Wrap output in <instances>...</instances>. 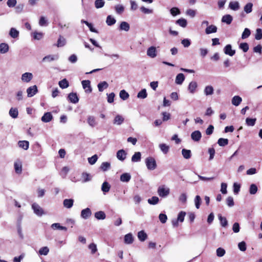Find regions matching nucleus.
<instances>
[{"label":"nucleus","mask_w":262,"mask_h":262,"mask_svg":"<svg viewBox=\"0 0 262 262\" xmlns=\"http://www.w3.org/2000/svg\"><path fill=\"white\" fill-rule=\"evenodd\" d=\"M145 163L148 169L152 170L156 168L157 163L154 158L148 157L145 159Z\"/></svg>","instance_id":"obj_1"},{"label":"nucleus","mask_w":262,"mask_h":262,"mask_svg":"<svg viewBox=\"0 0 262 262\" xmlns=\"http://www.w3.org/2000/svg\"><path fill=\"white\" fill-rule=\"evenodd\" d=\"M32 208L33 209L34 213L38 216H41L45 213L43 209L40 207L38 204L35 203L32 205Z\"/></svg>","instance_id":"obj_2"},{"label":"nucleus","mask_w":262,"mask_h":262,"mask_svg":"<svg viewBox=\"0 0 262 262\" xmlns=\"http://www.w3.org/2000/svg\"><path fill=\"white\" fill-rule=\"evenodd\" d=\"M158 193L161 197H165L169 194V189L160 186L158 189Z\"/></svg>","instance_id":"obj_3"},{"label":"nucleus","mask_w":262,"mask_h":262,"mask_svg":"<svg viewBox=\"0 0 262 262\" xmlns=\"http://www.w3.org/2000/svg\"><path fill=\"white\" fill-rule=\"evenodd\" d=\"M38 92L36 85H34L28 88L27 90V96L28 97H33Z\"/></svg>","instance_id":"obj_4"},{"label":"nucleus","mask_w":262,"mask_h":262,"mask_svg":"<svg viewBox=\"0 0 262 262\" xmlns=\"http://www.w3.org/2000/svg\"><path fill=\"white\" fill-rule=\"evenodd\" d=\"M14 167L15 169V171L17 174H20L22 172V163L21 162L18 160L16 162H14Z\"/></svg>","instance_id":"obj_5"},{"label":"nucleus","mask_w":262,"mask_h":262,"mask_svg":"<svg viewBox=\"0 0 262 262\" xmlns=\"http://www.w3.org/2000/svg\"><path fill=\"white\" fill-rule=\"evenodd\" d=\"M83 88L85 90V92L91 93L92 91L91 86V82L90 80H83L82 81Z\"/></svg>","instance_id":"obj_6"},{"label":"nucleus","mask_w":262,"mask_h":262,"mask_svg":"<svg viewBox=\"0 0 262 262\" xmlns=\"http://www.w3.org/2000/svg\"><path fill=\"white\" fill-rule=\"evenodd\" d=\"M191 137L193 141L198 142L201 139V133L199 130L194 131L191 133Z\"/></svg>","instance_id":"obj_7"},{"label":"nucleus","mask_w":262,"mask_h":262,"mask_svg":"<svg viewBox=\"0 0 262 262\" xmlns=\"http://www.w3.org/2000/svg\"><path fill=\"white\" fill-rule=\"evenodd\" d=\"M224 51L225 54L230 56H233L235 53V50L232 49V46L231 45H226L224 48Z\"/></svg>","instance_id":"obj_8"},{"label":"nucleus","mask_w":262,"mask_h":262,"mask_svg":"<svg viewBox=\"0 0 262 262\" xmlns=\"http://www.w3.org/2000/svg\"><path fill=\"white\" fill-rule=\"evenodd\" d=\"M33 78V75L31 73L26 72L23 74L21 76V80L22 81L29 82H30Z\"/></svg>","instance_id":"obj_9"},{"label":"nucleus","mask_w":262,"mask_h":262,"mask_svg":"<svg viewBox=\"0 0 262 262\" xmlns=\"http://www.w3.org/2000/svg\"><path fill=\"white\" fill-rule=\"evenodd\" d=\"M68 99L73 103H77L79 101L77 95L75 93H70L68 95Z\"/></svg>","instance_id":"obj_10"},{"label":"nucleus","mask_w":262,"mask_h":262,"mask_svg":"<svg viewBox=\"0 0 262 262\" xmlns=\"http://www.w3.org/2000/svg\"><path fill=\"white\" fill-rule=\"evenodd\" d=\"M53 119V116L50 112H47L44 114L41 117V121L43 122H49Z\"/></svg>","instance_id":"obj_11"},{"label":"nucleus","mask_w":262,"mask_h":262,"mask_svg":"<svg viewBox=\"0 0 262 262\" xmlns=\"http://www.w3.org/2000/svg\"><path fill=\"white\" fill-rule=\"evenodd\" d=\"M92 214L90 208H86L83 209L81 212V216L82 218L86 219Z\"/></svg>","instance_id":"obj_12"},{"label":"nucleus","mask_w":262,"mask_h":262,"mask_svg":"<svg viewBox=\"0 0 262 262\" xmlns=\"http://www.w3.org/2000/svg\"><path fill=\"white\" fill-rule=\"evenodd\" d=\"M147 55L151 57L154 58L157 56L156 49L155 47H150L147 51Z\"/></svg>","instance_id":"obj_13"},{"label":"nucleus","mask_w":262,"mask_h":262,"mask_svg":"<svg viewBox=\"0 0 262 262\" xmlns=\"http://www.w3.org/2000/svg\"><path fill=\"white\" fill-rule=\"evenodd\" d=\"M126 153L125 151L123 149H120L118 150L117 152V158L123 161L126 158Z\"/></svg>","instance_id":"obj_14"},{"label":"nucleus","mask_w":262,"mask_h":262,"mask_svg":"<svg viewBox=\"0 0 262 262\" xmlns=\"http://www.w3.org/2000/svg\"><path fill=\"white\" fill-rule=\"evenodd\" d=\"M217 27L215 26L211 25L206 28L205 33L207 34L215 33L217 31Z\"/></svg>","instance_id":"obj_15"},{"label":"nucleus","mask_w":262,"mask_h":262,"mask_svg":"<svg viewBox=\"0 0 262 262\" xmlns=\"http://www.w3.org/2000/svg\"><path fill=\"white\" fill-rule=\"evenodd\" d=\"M233 20V18L231 15L230 14H226L223 16L222 18V21L223 23H225L228 25H229L231 23Z\"/></svg>","instance_id":"obj_16"},{"label":"nucleus","mask_w":262,"mask_h":262,"mask_svg":"<svg viewBox=\"0 0 262 262\" xmlns=\"http://www.w3.org/2000/svg\"><path fill=\"white\" fill-rule=\"evenodd\" d=\"M134 238L131 233H128L124 236V243L126 244H130L133 243Z\"/></svg>","instance_id":"obj_17"},{"label":"nucleus","mask_w":262,"mask_h":262,"mask_svg":"<svg viewBox=\"0 0 262 262\" xmlns=\"http://www.w3.org/2000/svg\"><path fill=\"white\" fill-rule=\"evenodd\" d=\"M185 79V76L183 74H178L176 78V83L178 84H181Z\"/></svg>","instance_id":"obj_18"},{"label":"nucleus","mask_w":262,"mask_h":262,"mask_svg":"<svg viewBox=\"0 0 262 262\" xmlns=\"http://www.w3.org/2000/svg\"><path fill=\"white\" fill-rule=\"evenodd\" d=\"M18 144L20 147L27 150L29 148V142L26 140L19 141L18 143Z\"/></svg>","instance_id":"obj_19"},{"label":"nucleus","mask_w":262,"mask_h":262,"mask_svg":"<svg viewBox=\"0 0 262 262\" xmlns=\"http://www.w3.org/2000/svg\"><path fill=\"white\" fill-rule=\"evenodd\" d=\"M73 203L74 200L73 199H65L63 201V204L65 207L70 208L73 206Z\"/></svg>","instance_id":"obj_20"},{"label":"nucleus","mask_w":262,"mask_h":262,"mask_svg":"<svg viewBox=\"0 0 262 262\" xmlns=\"http://www.w3.org/2000/svg\"><path fill=\"white\" fill-rule=\"evenodd\" d=\"M242 99L238 96H235L232 99V103L235 106H238L241 103Z\"/></svg>","instance_id":"obj_21"},{"label":"nucleus","mask_w":262,"mask_h":262,"mask_svg":"<svg viewBox=\"0 0 262 262\" xmlns=\"http://www.w3.org/2000/svg\"><path fill=\"white\" fill-rule=\"evenodd\" d=\"M95 217L97 220H104L106 217V214L104 213V212H103L102 211H99L96 212L95 213Z\"/></svg>","instance_id":"obj_22"},{"label":"nucleus","mask_w":262,"mask_h":262,"mask_svg":"<svg viewBox=\"0 0 262 262\" xmlns=\"http://www.w3.org/2000/svg\"><path fill=\"white\" fill-rule=\"evenodd\" d=\"M138 237L140 241L143 242L147 238V235L143 230H142L138 232Z\"/></svg>","instance_id":"obj_23"},{"label":"nucleus","mask_w":262,"mask_h":262,"mask_svg":"<svg viewBox=\"0 0 262 262\" xmlns=\"http://www.w3.org/2000/svg\"><path fill=\"white\" fill-rule=\"evenodd\" d=\"M108 86V83L106 81H102L98 84V88L99 92H102L104 89Z\"/></svg>","instance_id":"obj_24"},{"label":"nucleus","mask_w":262,"mask_h":262,"mask_svg":"<svg viewBox=\"0 0 262 262\" xmlns=\"http://www.w3.org/2000/svg\"><path fill=\"white\" fill-rule=\"evenodd\" d=\"M131 179L130 175L128 173H124L121 175L120 180L122 182H128Z\"/></svg>","instance_id":"obj_25"},{"label":"nucleus","mask_w":262,"mask_h":262,"mask_svg":"<svg viewBox=\"0 0 262 262\" xmlns=\"http://www.w3.org/2000/svg\"><path fill=\"white\" fill-rule=\"evenodd\" d=\"M58 84L61 89L67 88L69 86V82L66 78L59 81Z\"/></svg>","instance_id":"obj_26"},{"label":"nucleus","mask_w":262,"mask_h":262,"mask_svg":"<svg viewBox=\"0 0 262 262\" xmlns=\"http://www.w3.org/2000/svg\"><path fill=\"white\" fill-rule=\"evenodd\" d=\"M197 88V83L195 81L191 82L188 86V90L191 93H193Z\"/></svg>","instance_id":"obj_27"},{"label":"nucleus","mask_w":262,"mask_h":262,"mask_svg":"<svg viewBox=\"0 0 262 262\" xmlns=\"http://www.w3.org/2000/svg\"><path fill=\"white\" fill-rule=\"evenodd\" d=\"M159 147L161 151L164 154H167L169 150V147L165 143H162L159 145Z\"/></svg>","instance_id":"obj_28"},{"label":"nucleus","mask_w":262,"mask_h":262,"mask_svg":"<svg viewBox=\"0 0 262 262\" xmlns=\"http://www.w3.org/2000/svg\"><path fill=\"white\" fill-rule=\"evenodd\" d=\"M58 58V56L57 55H47L46 56H45V57L43 58L42 59V61H49V62H51L52 61H53L56 59Z\"/></svg>","instance_id":"obj_29"},{"label":"nucleus","mask_w":262,"mask_h":262,"mask_svg":"<svg viewBox=\"0 0 262 262\" xmlns=\"http://www.w3.org/2000/svg\"><path fill=\"white\" fill-rule=\"evenodd\" d=\"M124 120V119L122 116L118 115L115 117L114 120V123L120 125L123 122Z\"/></svg>","instance_id":"obj_30"},{"label":"nucleus","mask_w":262,"mask_h":262,"mask_svg":"<svg viewBox=\"0 0 262 262\" xmlns=\"http://www.w3.org/2000/svg\"><path fill=\"white\" fill-rule=\"evenodd\" d=\"M9 50V46L7 43H2L0 44V52L1 53H6Z\"/></svg>","instance_id":"obj_31"},{"label":"nucleus","mask_w":262,"mask_h":262,"mask_svg":"<svg viewBox=\"0 0 262 262\" xmlns=\"http://www.w3.org/2000/svg\"><path fill=\"white\" fill-rule=\"evenodd\" d=\"M182 154L185 159H188L191 156V151L189 149H183Z\"/></svg>","instance_id":"obj_32"},{"label":"nucleus","mask_w":262,"mask_h":262,"mask_svg":"<svg viewBox=\"0 0 262 262\" xmlns=\"http://www.w3.org/2000/svg\"><path fill=\"white\" fill-rule=\"evenodd\" d=\"M141 155L140 152H136L132 157V161L134 162H139L141 160Z\"/></svg>","instance_id":"obj_33"},{"label":"nucleus","mask_w":262,"mask_h":262,"mask_svg":"<svg viewBox=\"0 0 262 262\" xmlns=\"http://www.w3.org/2000/svg\"><path fill=\"white\" fill-rule=\"evenodd\" d=\"M176 24L182 27L185 28L187 25V21L185 18H181L176 21Z\"/></svg>","instance_id":"obj_34"},{"label":"nucleus","mask_w":262,"mask_h":262,"mask_svg":"<svg viewBox=\"0 0 262 262\" xmlns=\"http://www.w3.org/2000/svg\"><path fill=\"white\" fill-rule=\"evenodd\" d=\"M116 22V19L111 15H108L106 18V23L108 26H112Z\"/></svg>","instance_id":"obj_35"},{"label":"nucleus","mask_w":262,"mask_h":262,"mask_svg":"<svg viewBox=\"0 0 262 262\" xmlns=\"http://www.w3.org/2000/svg\"><path fill=\"white\" fill-rule=\"evenodd\" d=\"M9 115L13 118H16L17 117L18 115V112L17 108H11L9 111Z\"/></svg>","instance_id":"obj_36"},{"label":"nucleus","mask_w":262,"mask_h":262,"mask_svg":"<svg viewBox=\"0 0 262 262\" xmlns=\"http://www.w3.org/2000/svg\"><path fill=\"white\" fill-rule=\"evenodd\" d=\"M129 28L130 27L129 24L125 21L122 22L120 25V29L122 30L128 31L129 30Z\"/></svg>","instance_id":"obj_37"},{"label":"nucleus","mask_w":262,"mask_h":262,"mask_svg":"<svg viewBox=\"0 0 262 262\" xmlns=\"http://www.w3.org/2000/svg\"><path fill=\"white\" fill-rule=\"evenodd\" d=\"M229 7L231 9L234 11L237 10L239 8V5L237 2H230Z\"/></svg>","instance_id":"obj_38"},{"label":"nucleus","mask_w":262,"mask_h":262,"mask_svg":"<svg viewBox=\"0 0 262 262\" xmlns=\"http://www.w3.org/2000/svg\"><path fill=\"white\" fill-rule=\"evenodd\" d=\"M213 88L211 85L206 86L204 90V93L206 95H210L213 93Z\"/></svg>","instance_id":"obj_39"},{"label":"nucleus","mask_w":262,"mask_h":262,"mask_svg":"<svg viewBox=\"0 0 262 262\" xmlns=\"http://www.w3.org/2000/svg\"><path fill=\"white\" fill-rule=\"evenodd\" d=\"M229 140L227 139L221 138L217 141L218 144L221 146H225L228 144Z\"/></svg>","instance_id":"obj_40"},{"label":"nucleus","mask_w":262,"mask_h":262,"mask_svg":"<svg viewBox=\"0 0 262 262\" xmlns=\"http://www.w3.org/2000/svg\"><path fill=\"white\" fill-rule=\"evenodd\" d=\"M110 185L107 182L103 183L101 187L102 191L104 192H107L110 191Z\"/></svg>","instance_id":"obj_41"},{"label":"nucleus","mask_w":262,"mask_h":262,"mask_svg":"<svg viewBox=\"0 0 262 262\" xmlns=\"http://www.w3.org/2000/svg\"><path fill=\"white\" fill-rule=\"evenodd\" d=\"M88 123L92 127L95 126L96 124L95 117L94 116H89L88 118Z\"/></svg>","instance_id":"obj_42"},{"label":"nucleus","mask_w":262,"mask_h":262,"mask_svg":"<svg viewBox=\"0 0 262 262\" xmlns=\"http://www.w3.org/2000/svg\"><path fill=\"white\" fill-rule=\"evenodd\" d=\"M256 121V118H247L246 119V123L248 126H253L255 125Z\"/></svg>","instance_id":"obj_43"},{"label":"nucleus","mask_w":262,"mask_h":262,"mask_svg":"<svg viewBox=\"0 0 262 262\" xmlns=\"http://www.w3.org/2000/svg\"><path fill=\"white\" fill-rule=\"evenodd\" d=\"M159 202L158 197L154 196L148 200V203L151 205H156Z\"/></svg>","instance_id":"obj_44"},{"label":"nucleus","mask_w":262,"mask_h":262,"mask_svg":"<svg viewBox=\"0 0 262 262\" xmlns=\"http://www.w3.org/2000/svg\"><path fill=\"white\" fill-rule=\"evenodd\" d=\"M147 96V94L146 93V91L145 89H142L140 91L137 95L138 98L144 99L146 98Z\"/></svg>","instance_id":"obj_45"},{"label":"nucleus","mask_w":262,"mask_h":262,"mask_svg":"<svg viewBox=\"0 0 262 262\" xmlns=\"http://www.w3.org/2000/svg\"><path fill=\"white\" fill-rule=\"evenodd\" d=\"M219 219L220 220L221 225L223 227H226L228 225V222L226 217H223L221 214L219 215Z\"/></svg>","instance_id":"obj_46"},{"label":"nucleus","mask_w":262,"mask_h":262,"mask_svg":"<svg viewBox=\"0 0 262 262\" xmlns=\"http://www.w3.org/2000/svg\"><path fill=\"white\" fill-rule=\"evenodd\" d=\"M9 34L12 37L15 38L18 36L19 32L15 28H12L10 29Z\"/></svg>","instance_id":"obj_47"},{"label":"nucleus","mask_w":262,"mask_h":262,"mask_svg":"<svg viewBox=\"0 0 262 262\" xmlns=\"http://www.w3.org/2000/svg\"><path fill=\"white\" fill-rule=\"evenodd\" d=\"M257 187L254 184H252L249 188V193L251 194H255L257 191Z\"/></svg>","instance_id":"obj_48"},{"label":"nucleus","mask_w":262,"mask_h":262,"mask_svg":"<svg viewBox=\"0 0 262 262\" xmlns=\"http://www.w3.org/2000/svg\"><path fill=\"white\" fill-rule=\"evenodd\" d=\"M119 95L120 97L123 100H126L129 97V94L124 90L120 91Z\"/></svg>","instance_id":"obj_49"},{"label":"nucleus","mask_w":262,"mask_h":262,"mask_svg":"<svg viewBox=\"0 0 262 262\" xmlns=\"http://www.w3.org/2000/svg\"><path fill=\"white\" fill-rule=\"evenodd\" d=\"M110 167H111L110 163L108 162H103L101 164V166H100L101 170H103V171H105L107 170L108 169L110 168Z\"/></svg>","instance_id":"obj_50"},{"label":"nucleus","mask_w":262,"mask_h":262,"mask_svg":"<svg viewBox=\"0 0 262 262\" xmlns=\"http://www.w3.org/2000/svg\"><path fill=\"white\" fill-rule=\"evenodd\" d=\"M82 23H84L92 32L98 33V31L93 27V25L86 20H82Z\"/></svg>","instance_id":"obj_51"},{"label":"nucleus","mask_w":262,"mask_h":262,"mask_svg":"<svg viewBox=\"0 0 262 262\" xmlns=\"http://www.w3.org/2000/svg\"><path fill=\"white\" fill-rule=\"evenodd\" d=\"M253 4L251 3L247 4L244 7V11L247 13H249L252 11Z\"/></svg>","instance_id":"obj_52"},{"label":"nucleus","mask_w":262,"mask_h":262,"mask_svg":"<svg viewBox=\"0 0 262 262\" xmlns=\"http://www.w3.org/2000/svg\"><path fill=\"white\" fill-rule=\"evenodd\" d=\"M251 34V31L248 28H245L242 35V39H246L248 38Z\"/></svg>","instance_id":"obj_53"},{"label":"nucleus","mask_w":262,"mask_h":262,"mask_svg":"<svg viewBox=\"0 0 262 262\" xmlns=\"http://www.w3.org/2000/svg\"><path fill=\"white\" fill-rule=\"evenodd\" d=\"M66 43V41L64 38H63L61 36H59L57 40V43L56 45L58 47H61L64 46Z\"/></svg>","instance_id":"obj_54"},{"label":"nucleus","mask_w":262,"mask_h":262,"mask_svg":"<svg viewBox=\"0 0 262 262\" xmlns=\"http://www.w3.org/2000/svg\"><path fill=\"white\" fill-rule=\"evenodd\" d=\"M49 252V249L47 247H43L39 249V254L41 255H47Z\"/></svg>","instance_id":"obj_55"},{"label":"nucleus","mask_w":262,"mask_h":262,"mask_svg":"<svg viewBox=\"0 0 262 262\" xmlns=\"http://www.w3.org/2000/svg\"><path fill=\"white\" fill-rule=\"evenodd\" d=\"M104 5V2L103 0H96L95 2V6L97 9L103 7Z\"/></svg>","instance_id":"obj_56"},{"label":"nucleus","mask_w":262,"mask_h":262,"mask_svg":"<svg viewBox=\"0 0 262 262\" xmlns=\"http://www.w3.org/2000/svg\"><path fill=\"white\" fill-rule=\"evenodd\" d=\"M239 47L241 49H242L244 52H247L249 50V45L247 42H243L241 43Z\"/></svg>","instance_id":"obj_57"},{"label":"nucleus","mask_w":262,"mask_h":262,"mask_svg":"<svg viewBox=\"0 0 262 262\" xmlns=\"http://www.w3.org/2000/svg\"><path fill=\"white\" fill-rule=\"evenodd\" d=\"M201 198L200 195H196L194 199V203L195 207L197 209H199L201 204Z\"/></svg>","instance_id":"obj_58"},{"label":"nucleus","mask_w":262,"mask_h":262,"mask_svg":"<svg viewBox=\"0 0 262 262\" xmlns=\"http://www.w3.org/2000/svg\"><path fill=\"white\" fill-rule=\"evenodd\" d=\"M255 38L256 40H260L262 39V29L260 28H258L256 29Z\"/></svg>","instance_id":"obj_59"},{"label":"nucleus","mask_w":262,"mask_h":262,"mask_svg":"<svg viewBox=\"0 0 262 262\" xmlns=\"http://www.w3.org/2000/svg\"><path fill=\"white\" fill-rule=\"evenodd\" d=\"M238 247L239 250L242 251H245L246 250V244L244 241L239 243L238 244Z\"/></svg>","instance_id":"obj_60"},{"label":"nucleus","mask_w":262,"mask_h":262,"mask_svg":"<svg viewBox=\"0 0 262 262\" xmlns=\"http://www.w3.org/2000/svg\"><path fill=\"white\" fill-rule=\"evenodd\" d=\"M225 250L222 248H219L216 250V255L219 257H222L225 254Z\"/></svg>","instance_id":"obj_61"},{"label":"nucleus","mask_w":262,"mask_h":262,"mask_svg":"<svg viewBox=\"0 0 262 262\" xmlns=\"http://www.w3.org/2000/svg\"><path fill=\"white\" fill-rule=\"evenodd\" d=\"M159 218L160 222L163 224L165 223L167 220V215L163 213H160L159 214Z\"/></svg>","instance_id":"obj_62"},{"label":"nucleus","mask_w":262,"mask_h":262,"mask_svg":"<svg viewBox=\"0 0 262 262\" xmlns=\"http://www.w3.org/2000/svg\"><path fill=\"white\" fill-rule=\"evenodd\" d=\"M186 215V213L184 211H181L179 212L178 216V220L179 221L181 222H183L184 220V217Z\"/></svg>","instance_id":"obj_63"},{"label":"nucleus","mask_w":262,"mask_h":262,"mask_svg":"<svg viewBox=\"0 0 262 262\" xmlns=\"http://www.w3.org/2000/svg\"><path fill=\"white\" fill-rule=\"evenodd\" d=\"M170 13L173 16H176L180 14V10L176 7H173L170 9Z\"/></svg>","instance_id":"obj_64"}]
</instances>
